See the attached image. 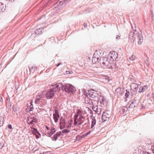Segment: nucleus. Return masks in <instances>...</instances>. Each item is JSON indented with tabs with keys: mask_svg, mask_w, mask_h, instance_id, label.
<instances>
[{
	"mask_svg": "<svg viewBox=\"0 0 154 154\" xmlns=\"http://www.w3.org/2000/svg\"><path fill=\"white\" fill-rule=\"evenodd\" d=\"M71 0H59L51 8L56 11L57 12L60 11L66 5V4Z\"/></svg>",
	"mask_w": 154,
	"mask_h": 154,
	"instance_id": "1",
	"label": "nucleus"
},
{
	"mask_svg": "<svg viewBox=\"0 0 154 154\" xmlns=\"http://www.w3.org/2000/svg\"><path fill=\"white\" fill-rule=\"evenodd\" d=\"M59 88V84L53 85L51 86L50 89L47 91L45 94V97L48 99L52 98L54 96V92Z\"/></svg>",
	"mask_w": 154,
	"mask_h": 154,
	"instance_id": "2",
	"label": "nucleus"
},
{
	"mask_svg": "<svg viewBox=\"0 0 154 154\" xmlns=\"http://www.w3.org/2000/svg\"><path fill=\"white\" fill-rule=\"evenodd\" d=\"M61 87L62 90L67 93H72L76 90L75 87L70 84H66L63 85L60 84L59 85V88Z\"/></svg>",
	"mask_w": 154,
	"mask_h": 154,
	"instance_id": "3",
	"label": "nucleus"
},
{
	"mask_svg": "<svg viewBox=\"0 0 154 154\" xmlns=\"http://www.w3.org/2000/svg\"><path fill=\"white\" fill-rule=\"evenodd\" d=\"M88 92L89 97L92 98L93 99L96 100L98 99L100 95L97 93V91L92 89L89 90Z\"/></svg>",
	"mask_w": 154,
	"mask_h": 154,
	"instance_id": "4",
	"label": "nucleus"
},
{
	"mask_svg": "<svg viewBox=\"0 0 154 154\" xmlns=\"http://www.w3.org/2000/svg\"><path fill=\"white\" fill-rule=\"evenodd\" d=\"M110 114V112L109 111L106 110L104 112L102 117L103 122L108 121L111 116Z\"/></svg>",
	"mask_w": 154,
	"mask_h": 154,
	"instance_id": "5",
	"label": "nucleus"
},
{
	"mask_svg": "<svg viewBox=\"0 0 154 154\" xmlns=\"http://www.w3.org/2000/svg\"><path fill=\"white\" fill-rule=\"evenodd\" d=\"M99 62L101 65H103L104 66H106L109 65V62L107 58L103 57L100 59Z\"/></svg>",
	"mask_w": 154,
	"mask_h": 154,
	"instance_id": "6",
	"label": "nucleus"
},
{
	"mask_svg": "<svg viewBox=\"0 0 154 154\" xmlns=\"http://www.w3.org/2000/svg\"><path fill=\"white\" fill-rule=\"evenodd\" d=\"M97 102L98 101V103H100L101 106H102L103 105L106 103V99L103 96L99 95Z\"/></svg>",
	"mask_w": 154,
	"mask_h": 154,
	"instance_id": "7",
	"label": "nucleus"
},
{
	"mask_svg": "<svg viewBox=\"0 0 154 154\" xmlns=\"http://www.w3.org/2000/svg\"><path fill=\"white\" fill-rule=\"evenodd\" d=\"M85 103L89 105H93L94 103L96 101V100H93L89 98L88 96L85 95Z\"/></svg>",
	"mask_w": 154,
	"mask_h": 154,
	"instance_id": "8",
	"label": "nucleus"
},
{
	"mask_svg": "<svg viewBox=\"0 0 154 154\" xmlns=\"http://www.w3.org/2000/svg\"><path fill=\"white\" fill-rule=\"evenodd\" d=\"M118 54L115 51H111L108 55V57L110 58L111 60L114 61L116 60Z\"/></svg>",
	"mask_w": 154,
	"mask_h": 154,
	"instance_id": "9",
	"label": "nucleus"
},
{
	"mask_svg": "<svg viewBox=\"0 0 154 154\" xmlns=\"http://www.w3.org/2000/svg\"><path fill=\"white\" fill-rule=\"evenodd\" d=\"M103 53L101 50H96L94 54V56H96L98 57V58H100L102 56Z\"/></svg>",
	"mask_w": 154,
	"mask_h": 154,
	"instance_id": "10",
	"label": "nucleus"
},
{
	"mask_svg": "<svg viewBox=\"0 0 154 154\" xmlns=\"http://www.w3.org/2000/svg\"><path fill=\"white\" fill-rule=\"evenodd\" d=\"M79 116H80L78 119V121L79 122L78 125H80L84 122L85 119V117H84L82 115L80 114Z\"/></svg>",
	"mask_w": 154,
	"mask_h": 154,
	"instance_id": "11",
	"label": "nucleus"
},
{
	"mask_svg": "<svg viewBox=\"0 0 154 154\" xmlns=\"http://www.w3.org/2000/svg\"><path fill=\"white\" fill-rule=\"evenodd\" d=\"M139 85V84L132 83L131 85V90L133 89V91L135 92L137 91Z\"/></svg>",
	"mask_w": 154,
	"mask_h": 154,
	"instance_id": "12",
	"label": "nucleus"
},
{
	"mask_svg": "<svg viewBox=\"0 0 154 154\" xmlns=\"http://www.w3.org/2000/svg\"><path fill=\"white\" fill-rule=\"evenodd\" d=\"M44 28L42 27L37 29L34 32V34L37 35H41L44 32Z\"/></svg>",
	"mask_w": 154,
	"mask_h": 154,
	"instance_id": "13",
	"label": "nucleus"
},
{
	"mask_svg": "<svg viewBox=\"0 0 154 154\" xmlns=\"http://www.w3.org/2000/svg\"><path fill=\"white\" fill-rule=\"evenodd\" d=\"M61 131L57 132V133L54 135L53 137H51L52 140H56L58 137L61 135Z\"/></svg>",
	"mask_w": 154,
	"mask_h": 154,
	"instance_id": "14",
	"label": "nucleus"
},
{
	"mask_svg": "<svg viewBox=\"0 0 154 154\" xmlns=\"http://www.w3.org/2000/svg\"><path fill=\"white\" fill-rule=\"evenodd\" d=\"M131 103L129 105V107L131 108H134L137 106V103L136 100L131 101Z\"/></svg>",
	"mask_w": 154,
	"mask_h": 154,
	"instance_id": "15",
	"label": "nucleus"
},
{
	"mask_svg": "<svg viewBox=\"0 0 154 154\" xmlns=\"http://www.w3.org/2000/svg\"><path fill=\"white\" fill-rule=\"evenodd\" d=\"M120 112H122L123 114H125L126 113L128 109L126 106L121 107L120 108Z\"/></svg>",
	"mask_w": 154,
	"mask_h": 154,
	"instance_id": "16",
	"label": "nucleus"
},
{
	"mask_svg": "<svg viewBox=\"0 0 154 154\" xmlns=\"http://www.w3.org/2000/svg\"><path fill=\"white\" fill-rule=\"evenodd\" d=\"M92 119V122H91V128L92 129H93L94 128V125L96 124V120L95 117H94L92 116L91 117Z\"/></svg>",
	"mask_w": 154,
	"mask_h": 154,
	"instance_id": "17",
	"label": "nucleus"
},
{
	"mask_svg": "<svg viewBox=\"0 0 154 154\" xmlns=\"http://www.w3.org/2000/svg\"><path fill=\"white\" fill-rule=\"evenodd\" d=\"M147 88V85H144L142 87H140V88L138 92L140 93L143 92Z\"/></svg>",
	"mask_w": 154,
	"mask_h": 154,
	"instance_id": "18",
	"label": "nucleus"
},
{
	"mask_svg": "<svg viewBox=\"0 0 154 154\" xmlns=\"http://www.w3.org/2000/svg\"><path fill=\"white\" fill-rule=\"evenodd\" d=\"M136 33L134 32H130L129 34V38H136Z\"/></svg>",
	"mask_w": 154,
	"mask_h": 154,
	"instance_id": "19",
	"label": "nucleus"
},
{
	"mask_svg": "<svg viewBox=\"0 0 154 154\" xmlns=\"http://www.w3.org/2000/svg\"><path fill=\"white\" fill-rule=\"evenodd\" d=\"M132 28L133 30H135V32L136 33V37H137L138 38H140L142 37V35L140 34V33H139L138 32H137L136 30V28L135 27L134 28L132 26Z\"/></svg>",
	"mask_w": 154,
	"mask_h": 154,
	"instance_id": "20",
	"label": "nucleus"
},
{
	"mask_svg": "<svg viewBox=\"0 0 154 154\" xmlns=\"http://www.w3.org/2000/svg\"><path fill=\"white\" fill-rule=\"evenodd\" d=\"M56 131V130L54 128H52L51 129V131L49 132H48L47 133L49 137L51 136Z\"/></svg>",
	"mask_w": 154,
	"mask_h": 154,
	"instance_id": "21",
	"label": "nucleus"
},
{
	"mask_svg": "<svg viewBox=\"0 0 154 154\" xmlns=\"http://www.w3.org/2000/svg\"><path fill=\"white\" fill-rule=\"evenodd\" d=\"M100 59V58H98V57H97L96 56H94V55L92 60V62L93 63H95L97 62L99 63V61Z\"/></svg>",
	"mask_w": 154,
	"mask_h": 154,
	"instance_id": "22",
	"label": "nucleus"
},
{
	"mask_svg": "<svg viewBox=\"0 0 154 154\" xmlns=\"http://www.w3.org/2000/svg\"><path fill=\"white\" fill-rule=\"evenodd\" d=\"M6 106H11V103L10 101V98L8 96L7 97V99L6 100Z\"/></svg>",
	"mask_w": 154,
	"mask_h": 154,
	"instance_id": "23",
	"label": "nucleus"
},
{
	"mask_svg": "<svg viewBox=\"0 0 154 154\" xmlns=\"http://www.w3.org/2000/svg\"><path fill=\"white\" fill-rule=\"evenodd\" d=\"M29 71L30 72H34L35 70L37 69V68L35 66H29Z\"/></svg>",
	"mask_w": 154,
	"mask_h": 154,
	"instance_id": "24",
	"label": "nucleus"
},
{
	"mask_svg": "<svg viewBox=\"0 0 154 154\" xmlns=\"http://www.w3.org/2000/svg\"><path fill=\"white\" fill-rule=\"evenodd\" d=\"M5 10V7L4 4L0 2V12L3 11Z\"/></svg>",
	"mask_w": 154,
	"mask_h": 154,
	"instance_id": "25",
	"label": "nucleus"
},
{
	"mask_svg": "<svg viewBox=\"0 0 154 154\" xmlns=\"http://www.w3.org/2000/svg\"><path fill=\"white\" fill-rule=\"evenodd\" d=\"M53 119L55 122H57L58 121V118L60 117H58L57 115H55L54 114H53Z\"/></svg>",
	"mask_w": 154,
	"mask_h": 154,
	"instance_id": "26",
	"label": "nucleus"
},
{
	"mask_svg": "<svg viewBox=\"0 0 154 154\" xmlns=\"http://www.w3.org/2000/svg\"><path fill=\"white\" fill-rule=\"evenodd\" d=\"M41 100V99L40 98H39L38 97H36V99L35 100V104H39L40 103V100Z\"/></svg>",
	"mask_w": 154,
	"mask_h": 154,
	"instance_id": "27",
	"label": "nucleus"
},
{
	"mask_svg": "<svg viewBox=\"0 0 154 154\" xmlns=\"http://www.w3.org/2000/svg\"><path fill=\"white\" fill-rule=\"evenodd\" d=\"M37 122V120L36 119H32L31 121H30L29 122V125L33 124V122Z\"/></svg>",
	"mask_w": 154,
	"mask_h": 154,
	"instance_id": "28",
	"label": "nucleus"
},
{
	"mask_svg": "<svg viewBox=\"0 0 154 154\" xmlns=\"http://www.w3.org/2000/svg\"><path fill=\"white\" fill-rule=\"evenodd\" d=\"M60 124H62V126H66V122L65 121V119H63L62 121L61 122H60Z\"/></svg>",
	"mask_w": 154,
	"mask_h": 154,
	"instance_id": "29",
	"label": "nucleus"
},
{
	"mask_svg": "<svg viewBox=\"0 0 154 154\" xmlns=\"http://www.w3.org/2000/svg\"><path fill=\"white\" fill-rule=\"evenodd\" d=\"M33 132L34 134H39V135L41 136L40 134H39V133L38 132V131H37V129H36L35 128H33Z\"/></svg>",
	"mask_w": 154,
	"mask_h": 154,
	"instance_id": "30",
	"label": "nucleus"
},
{
	"mask_svg": "<svg viewBox=\"0 0 154 154\" xmlns=\"http://www.w3.org/2000/svg\"><path fill=\"white\" fill-rule=\"evenodd\" d=\"M126 93H125V98H127L130 95V92L128 91L127 90H126Z\"/></svg>",
	"mask_w": 154,
	"mask_h": 154,
	"instance_id": "31",
	"label": "nucleus"
},
{
	"mask_svg": "<svg viewBox=\"0 0 154 154\" xmlns=\"http://www.w3.org/2000/svg\"><path fill=\"white\" fill-rule=\"evenodd\" d=\"M120 91H121V88L120 87L118 88L115 90V92L117 94H118Z\"/></svg>",
	"mask_w": 154,
	"mask_h": 154,
	"instance_id": "32",
	"label": "nucleus"
},
{
	"mask_svg": "<svg viewBox=\"0 0 154 154\" xmlns=\"http://www.w3.org/2000/svg\"><path fill=\"white\" fill-rule=\"evenodd\" d=\"M70 132L69 130H68L67 129H64L62 131V132L63 133H68Z\"/></svg>",
	"mask_w": 154,
	"mask_h": 154,
	"instance_id": "33",
	"label": "nucleus"
},
{
	"mask_svg": "<svg viewBox=\"0 0 154 154\" xmlns=\"http://www.w3.org/2000/svg\"><path fill=\"white\" fill-rule=\"evenodd\" d=\"M135 58V56H134L133 55H132L131 57H129V59L132 61L134 60Z\"/></svg>",
	"mask_w": 154,
	"mask_h": 154,
	"instance_id": "34",
	"label": "nucleus"
},
{
	"mask_svg": "<svg viewBox=\"0 0 154 154\" xmlns=\"http://www.w3.org/2000/svg\"><path fill=\"white\" fill-rule=\"evenodd\" d=\"M55 113H54L55 115H57L58 117H60V116L59 114L58 111L57 109H55L54 110Z\"/></svg>",
	"mask_w": 154,
	"mask_h": 154,
	"instance_id": "35",
	"label": "nucleus"
},
{
	"mask_svg": "<svg viewBox=\"0 0 154 154\" xmlns=\"http://www.w3.org/2000/svg\"><path fill=\"white\" fill-rule=\"evenodd\" d=\"M85 11L86 13H89L91 12V9L90 8H88L85 10Z\"/></svg>",
	"mask_w": 154,
	"mask_h": 154,
	"instance_id": "36",
	"label": "nucleus"
},
{
	"mask_svg": "<svg viewBox=\"0 0 154 154\" xmlns=\"http://www.w3.org/2000/svg\"><path fill=\"white\" fill-rule=\"evenodd\" d=\"M143 42V39H139L138 41V43L139 45H141Z\"/></svg>",
	"mask_w": 154,
	"mask_h": 154,
	"instance_id": "37",
	"label": "nucleus"
},
{
	"mask_svg": "<svg viewBox=\"0 0 154 154\" xmlns=\"http://www.w3.org/2000/svg\"><path fill=\"white\" fill-rule=\"evenodd\" d=\"M66 74H72L73 73V72L72 71H68L66 72Z\"/></svg>",
	"mask_w": 154,
	"mask_h": 154,
	"instance_id": "38",
	"label": "nucleus"
},
{
	"mask_svg": "<svg viewBox=\"0 0 154 154\" xmlns=\"http://www.w3.org/2000/svg\"><path fill=\"white\" fill-rule=\"evenodd\" d=\"M59 124L60 125V129H62L65 128V126H62V124Z\"/></svg>",
	"mask_w": 154,
	"mask_h": 154,
	"instance_id": "39",
	"label": "nucleus"
},
{
	"mask_svg": "<svg viewBox=\"0 0 154 154\" xmlns=\"http://www.w3.org/2000/svg\"><path fill=\"white\" fill-rule=\"evenodd\" d=\"M2 119H1L0 121V127L1 126H2L3 124H4V121L3 120H2Z\"/></svg>",
	"mask_w": 154,
	"mask_h": 154,
	"instance_id": "40",
	"label": "nucleus"
},
{
	"mask_svg": "<svg viewBox=\"0 0 154 154\" xmlns=\"http://www.w3.org/2000/svg\"><path fill=\"white\" fill-rule=\"evenodd\" d=\"M106 66H107L109 69H112V66L110 65V64L109 63V65H107Z\"/></svg>",
	"mask_w": 154,
	"mask_h": 154,
	"instance_id": "41",
	"label": "nucleus"
},
{
	"mask_svg": "<svg viewBox=\"0 0 154 154\" xmlns=\"http://www.w3.org/2000/svg\"><path fill=\"white\" fill-rule=\"evenodd\" d=\"M82 111H81L80 109H78L77 111V113L79 114L80 113H82Z\"/></svg>",
	"mask_w": 154,
	"mask_h": 154,
	"instance_id": "42",
	"label": "nucleus"
},
{
	"mask_svg": "<svg viewBox=\"0 0 154 154\" xmlns=\"http://www.w3.org/2000/svg\"><path fill=\"white\" fill-rule=\"evenodd\" d=\"M151 149L153 153L154 154V144L152 145L151 146Z\"/></svg>",
	"mask_w": 154,
	"mask_h": 154,
	"instance_id": "43",
	"label": "nucleus"
},
{
	"mask_svg": "<svg viewBox=\"0 0 154 154\" xmlns=\"http://www.w3.org/2000/svg\"><path fill=\"white\" fill-rule=\"evenodd\" d=\"M124 94V91H122L120 92L118 94H117V95H120V96H122Z\"/></svg>",
	"mask_w": 154,
	"mask_h": 154,
	"instance_id": "44",
	"label": "nucleus"
},
{
	"mask_svg": "<svg viewBox=\"0 0 154 154\" xmlns=\"http://www.w3.org/2000/svg\"><path fill=\"white\" fill-rule=\"evenodd\" d=\"M78 123V122L77 121V119H74V125H75Z\"/></svg>",
	"mask_w": 154,
	"mask_h": 154,
	"instance_id": "45",
	"label": "nucleus"
},
{
	"mask_svg": "<svg viewBox=\"0 0 154 154\" xmlns=\"http://www.w3.org/2000/svg\"><path fill=\"white\" fill-rule=\"evenodd\" d=\"M73 122V120L72 119H71L69 122V124L70 125V127L72 125V122Z\"/></svg>",
	"mask_w": 154,
	"mask_h": 154,
	"instance_id": "46",
	"label": "nucleus"
},
{
	"mask_svg": "<svg viewBox=\"0 0 154 154\" xmlns=\"http://www.w3.org/2000/svg\"><path fill=\"white\" fill-rule=\"evenodd\" d=\"M37 97H38L39 98H40L41 99V98H43L44 97V96L42 95H41V94H40L39 95H38Z\"/></svg>",
	"mask_w": 154,
	"mask_h": 154,
	"instance_id": "47",
	"label": "nucleus"
},
{
	"mask_svg": "<svg viewBox=\"0 0 154 154\" xmlns=\"http://www.w3.org/2000/svg\"><path fill=\"white\" fill-rule=\"evenodd\" d=\"M150 12H151V14H150V15L151 16V17H152V20H153V12L152 11H151Z\"/></svg>",
	"mask_w": 154,
	"mask_h": 154,
	"instance_id": "48",
	"label": "nucleus"
},
{
	"mask_svg": "<svg viewBox=\"0 0 154 154\" xmlns=\"http://www.w3.org/2000/svg\"><path fill=\"white\" fill-rule=\"evenodd\" d=\"M8 127L10 129H12V125L11 124H9L8 125Z\"/></svg>",
	"mask_w": 154,
	"mask_h": 154,
	"instance_id": "49",
	"label": "nucleus"
},
{
	"mask_svg": "<svg viewBox=\"0 0 154 154\" xmlns=\"http://www.w3.org/2000/svg\"><path fill=\"white\" fill-rule=\"evenodd\" d=\"M79 116V114H77L76 115H75V118H74V119H77V118L78 117V116Z\"/></svg>",
	"mask_w": 154,
	"mask_h": 154,
	"instance_id": "50",
	"label": "nucleus"
},
{
	"mask_svg": "<svg viewBox=\"0 0 154 154\" xmlns=\"http://www.w3.org/2000/svg\"><path fill=\"white\" fill-rule=\"evenodd\" d=\"M38 149H39L38 148H37V149H36V147H35L33 148V150H34V152H35L37 150H38Z\"/></svg>",
	"mask_w": 154,
	"mask_h": 154,
	"instance_id": "51",
	"label": "nucleus"
},
{
	"mask_svg": "<svg viewBox=\"0 0 154 154\" xmlns=\"http://www.w3.org/2000/svg\"><path fill=\"white\" fill-rule=\"evenodd\" d=\"M4 145L3 144L0 143V149H1L3 148Z\"/></svg>",
	"mask_w": 154,
	"mask_h": 154,
	"instance_id": "52",
	"label": "nucleus"
},
{
	"mask_svg": "<svg viewBox=\"0 0 154 154\" xmlns=\"http://www.w3.org/2000/svg\"><path fill=\"white\" fill-rule=\"evenodd\" d=\"M134 94L132 92L130 93V97H132L133 96Z\"/></svg>",
	"mask_w": 154,
	"mask_h": 154,
	"instance_id": "53",
	"label": "nucleus"
},
{
	"mask_svg": "<svg viewBox=\"0 0 154 154\" xmlns=\"http://www.w3.org/2000/svg\"><path fill=\"white\" fill-rule=\"evenodd\" d=\"M51 153L49 152H44L43 154H50Z\"/></svg>",
	"mask_w": 154,
	"mask_h": 154,
	"instance_id": "54",
	"label": "nucleus"
},
{
	"mask_svg": "<svg viewBox=\"0 0 154 154\" xmlns=\"http://www.w3.org/2000/svg\"><path fill=\"white\" fill-rule=\"evenodd\" d=\"M84 26L86 28L87 26V23H85L84 24Z\"/></svg>",
	"mask_w": 154,
	"mask_h": 154,
	"instance_id": "55",
	"label": "nucleus"
},
{
	"mask_svg": "<svg viewBox=\"0 0 154 154\" xmlns=\"http://www.w3.org/2000/svg\"><path fill=\"white\" fill-rule=\"evenodd\" d=\"M0 101L1 102H2L3 101L2 98L1 97H0Z\"/></svg>",
	"mask_w": 154,
	"mask_h": 154,
	"instance_id": "56",
	"label": "nucleus"
},
{
	"mask_svg": "<svg viewBox=\"0 0 154 154\" xmlns=\"http://www.w3.org/2000/svg\"><path fill=\"white\" fill-rule=\"evenodd\" d=\"M64 118H63V117H61L60 119V122L62 121L63 119H65Z\"/></svg>",
	"mask_w": 154,
	"mask_h": 154,
	"instance_id": "57",
	"label": "nucleus"
},
{
	"mask_svg": "<svg viewBox=\"0 0 154 154\" xmlns=\"http://www.w3.org/2000/svg\"><path fill=\"white\" fill-rule=\"evenodd\" d=\"M87 135H88V134H87V133H85V134H84L82 135V136H84V137H86V136H87Z\"/></svg>",
	"mask_w": 154,
	"mask_h": 154,
	"instance_id": "58",
	"label": "nucleus"
},
{
	"mask_svg": "<svg viewBox=\"0 0 154 154\" xmlns=\"http://www.w3.org/2000/svg\"><path fill=\"white\" fill-rule=\"evenodd\" d=\"M142 154H150V153L148 152H144Z\"/></svg>",
	"mask_w": 154,
	"mask_h": 154,
	"instance_id": "59",
	"label": "nucleus"
},
{
	"mask_svg": "<svg viewBox=\"0 0 154 154\" xmlns=\"http://www.w3.org/2000/svg\"><path fill=\"white\" fill-rule=\"evenodd\" d=\"M61 64H62L61 63H58L57 65L56 66H57V67L58 66H60Z\"/></svg>",
	"mask_w": 154,
	"mask_h": 154,
	"instance_id": "60",
	"label": "nucleus"
},
{
	"mask_svg": "<svg viewBox=\"0 0 154 154\" xmlns=\"http://www.w3.org/2000/svg\"><path fill=\"white\" fill-rule=\"evenodd\" d=\"M35 134V137L37 138H39V137L36 134Z\"/></svg>",
	"mask_w": 154,
	"mask_h": 154,
	"instance_id": "61",
	"label": "nucleus"
},
{
	"mask_svg": "<svg viewBox=\"0 0 154 154\" xmlns=\"http://www.w3.org/2000/svg\"><path fill=\"white\" fill-rule=\"evenodd\" d=\"M46 128L47 130H49V128L47 126H46Z\"/></svg>",
	"mask_w": 154,
	"mask_h": 154,
	"instance_id": "62",
	"label": "nucleus"
},
{
	"mask_svg": "<svg viewBox=\"0 0 154 154\" xmlns=\"http://www.w3.org/2000/svg\"><path fill=\"white\" fill-rule=\"evenodd\" d=\"M84 125H82V126H84V125H85L86 124H87V123H86V122H84Z\"/></svg>",
	"mask_w": 154,
	"mask_h": 154,
	"instance_id": "63",
	"label": "nucleus"
},
{
	"mask_svg": "<svg viewBox=\"0 0 154 154\" xmlns=\"http://www.w3.org/2000/svg\"><path fill=\"white\" fill-rule=\"evenodd\" d=\"M91 131H89L87 133V134L88 135L89 134L91 133Z\"/></svg>",
	"mask_w": 154,
	"mask_h": 154,
	"instance_id": "64",
	"label": "nucleus"
}]
</instances>
